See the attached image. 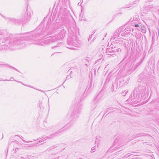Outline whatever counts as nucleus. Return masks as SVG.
I'll return each instance as SVG.
<instances>
[{
	"mask_svg": "<svg viewBox=\"0 0 159 159\" xmlns=\"http://www.w3.org/2000/svg\"><path fill=\"white\" fill-rule=\"evenodd\" d=\"M71 38H69L68 43L74 46H75L76 45H78L80 43V41H77L76 39H70Z\"/></svg>",
	"mask_w": 159,
	"mask_h": 159,
	"instance_id": "1",
	"label": "nucleus"
},
{
	"mask_svg": "<svg viewBox=\"0 0 159 159\" xmlns=\"http://www.w3.org/2000/svg\"><path fill=\"white\" fill-rule=\"evenodd\" d=\"M99 147V143H98L97 144V148H98Z\"/></svg>",
	"mask_w": 159,
	"mask_h": 159,
	"instance_id": "9",
	"label": "nucleus"
},
{
	"mask_svg": "<svg viewBox=\"0 0 159 159\" xmlns=\"http://www.w3.org/2000/svg\"><path fill=\"white\" fill-rule=\"evenodd\" d=\"M125 92V93L124 96H125L126 95V94L127 93V92L128 91H124V93Z\"/></svg>",
	"mask_w": 159,
	"mask_h": 159,
	"instance_id": "7",
	"label": "nucleus"
},
{
	"mask_svg": "<svg viewBox=\"0 0 159 159\" xmlns=\"http://www.w3.org/2000/svg\"><path fill=\"white\" fill-rule=\"evenodd\" d=\"M124 94H124V93H123V95H123V96H124Z\"/></svg>",
	"mask_w": 159,
	"mask_h": 159,
	"instance_id": "12",
	"label": "nucleus"
},
{
	"mask_svg": "<svg viewBox=\"0 0 159 159\" xmlns=\"http://www.w3.org/2000/svg\"><path fill=\"white\" fill-rule=\"evenodd\" d=\"M134 26L136 27H138L139 26V25L138 24H135V25H134Z\"/></svg>",
	"mask_w": 159,
	"mask_h": 159,
	"instance_id": "5",
	"label": "nucleus"
},
{
	"mask_svg": "<svg viewBox=\"0 0 159 159\" xmlns=\"http://www.w3.org/2000/svg\"><path fill=\"white\" fill-rule=\"evenodd\" d=\"M96 149V146H94L91 148L92 151H93V152H94V150Z\"/></svg>",
	"mask_w": 159,
	"mask_h": 159,
	"instance_id": "3",
	"label": "nucleus"
},
{
	"mask_svg": "<svg viewBox=\"0 0 159 159\" xmlns=\"http://www.w3.org/2000/svg\"><path fill=\"white\" fill-rule=\"evenodd\" d=\"M125 30V34H128L130 33V32L133 31V30L130 26H128L127 28H126Z\"/></svg>",
	"mask_w": 159,
	"mask_h": 159,
	"instance_id": "2",
	"label": "nucleus"
},
{
	"mask_svg": "<svg viewBox=\"0 0 159 159\" xmlns=\"http://www.w3.org/2000/svg\"><path fill=\"white\" fill-rule=\"evenodd\" d=\"M19 149V148H16V149H15V150L14 152H15H15H16V151H17V150H16V149H17V150H18Z\"/></svg>",
	"mask_w": 159,
	"mask_h": 159,
	"instance_id": "8",
	"label": "nucleus"
},
{
	"mask_svg": "<svg viewBox=\"0 0 159 159\" xmlns=\"http://www.w3.org/2000/svg\"><path fill=\"white\" fill-rule=\"evenodd\" d=\"M107 51H109V52H112V51L113 50H111V49L110 48H107Z\"/></svg>",
	"mask_w": 159,
	"mask_h": 159,
	"instance_id": "4",
	"label": "nucleus"
},
{
	"mask_svg": "<svg viewBox=\"0 0 159 159\" xmlns=\"http://www.w3.org/2000/svg\"><path fill=\"white\" fill-rule=\"evenodd\" d=\"M153 7V6H151V7Z\"/></svg>",
	"mask_w": 159,
	"mask_h": 159,
	"instance_id": "13",
	"label": "nucleus"
},
{
	"mask_svg": "<svg viewBox=\"0 0 159 159\" xmlns=\"http://www.w3.org/2000/svg\"><path fill=\"white\" fill-rule=\"evenodd\" d=\"M13 79H14V78H13V77L11 78V80H13Z\"/></svg>",
	"mask_w": 159,
	"mask_h": 159,
	"instance_id": "10",
	"label": "nucleus"
},
{
	"mask_svg": "<svg viewBox=\"0 0 159 159\" xmlns=\"http://www.w3.org/2000/svg\"><path fill=\"white\" fill-rule=\"evenodd\" d=\"M117 50L118 52H120L121 51V49L120 48H119L118 49H117Z\"/></svg>",
	"mask_w": 159,
	"mask_h": 159,
	"instance_id": "6",
	"label": "nucleus"
},
{
	"mask_svg": "<svg viewBox=\"0 0 159 159\" xmlns=\"http://www.w3.org/2000/svg\"><path fill=\"white\" fill-rule=\"evenodd\" d=\"M134 18L132 20V19H131L130 20H131V21H132L134 20Z\"/></svg>",
	"mask_w": 159,
	"mask_h": 159,
	"instance_id": "11",
	"label": "nucleus"
}]
</instances>
